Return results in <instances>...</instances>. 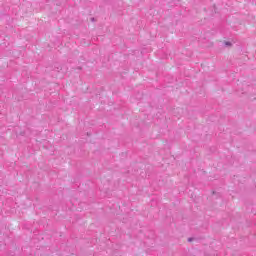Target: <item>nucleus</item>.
Here are the masks:
<instances>
[{"label": "nucleus", "instance_id": "1", "mask_svg": "<svg viewBox=\"0 0 256 256\" xmlns=\"http://www.w3.org/2000/svg\"><path fill=\"white\" fill-rule=\"evenodd\" d=\"M224 45H226V47H231V45H233V43H231L230 41H225Z\"/></svg>", "mask_w": 256, "mask_h": 256}, {"label": "nucleus", "instance_id": "2", "mask_svg": "<svg viewBox=\"0 0 256 256\" xmlns=\"http://www.w3.org/2000/svg\"><path fill=\"white\" fill-rule=\"evenodd\" d=\"M193 241H195V238H194V237L188 238V243H191V242H193Z\"/></svg>", "mask_w": 256, "mask_h": 256}, {"label": "nucleus", "instance_id": "3", "mask_svg": "<svg viewBox=\"0 0 256 256\" xmlns=\"http://www.w3.org/2000/svg\"><path fill=\"white\" fill-rule=\"evenodd\" d=\"M90 21H92V23H95V21H97V20L95 19V17H92V18H90Z\"/></svg>", "mask_w": 256, "mask_h": 256}, {"label": "nucleus", "instance_id": "4", "mask_svg": "<svg viewBox=\"0 0 256 256\" xmlns=\"http://www.w3.org/2000/svg\"><path fill=\"white\" fill-rule=\"evenodd\" d=\"M21 135H25V132H22Z\"/></svg>", "mask_w": 256, "mask_h": 256}]
</instances>
